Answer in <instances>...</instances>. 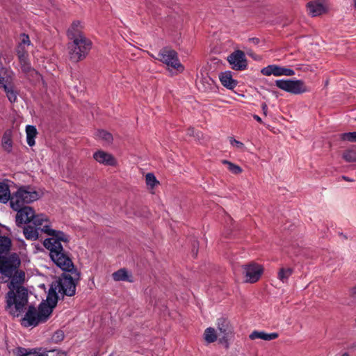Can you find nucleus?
<instances>
[{
	"instance_id": "nucleus-1",
	"label": "nucleus",
	"mask_w": 356,
	"mask_h": 356,
	"mask_svg": "<svg viewBox=\"0 0 356 356\" xmlns=\"http://www.w3.org/2000/svg\"><path fill=\"white\" fill-rule=\"evenodd\" d=\"M39 231L50 236L44 239L43 245L49 251V256L56 266L64 268L72 266V259L60 243L62 241L68 242L69 236L63 232L52 229L49 221L42 225H26L23 233L26 239L35 241L39 237Z\"/></svg>"
},
{
	"instance_id": "nucleus-2",
	"label": "nucleus",
	"mask_w": 356,
	"mask_h": 356,
	"mask_svg": "<svg viewBox=\"0 0 356 356\" xmlns=\"http://www.w3.org/2000/svg\"><path fill=\"white\" fill-rule=\"evenodd\" d=\"M39 197L38 192L30 190L29 188L22 187L13 194L10 201V207L16 211V224L21 226L31 222L35 226L42 225L47 222L49 218L44 214H35L34 209L26 204H29Z\"/></svg>"
},
{
	"instance_id": "nucleus-3",
	"label": "nucleus",
	"mask_w": 356,
	"mask_h": 356,
	"mask_svg": "<svg viewBox=\"0 0 356 356\" xmlns=\"http://www.w3.org/2000/svg\"><path fill=\"white\" fill-rule=\"evenodd\" d=\"M6 312L13 317H18L28 304V291L24 287L10 289L6 296Z\"/></svg>"
},
{
	"instance_id": "nucleus-4",
	"label": "nucleus",
	"mask_w": 356,
	"mask_h": 356,
	"mask_svg": "<svg viewBox=\"0 0 356 356\" xmlns=\"http://www.w3.org/2000/svg\"><path fill=\"white\" fill-rule=\"evenodd\" d=\"M51 314V307L47 305L46 302H41L38 308L30 305L21 320V324L26 327H36L39 324L45 323Z\"/></svg>"
},
{
	"instance_id": "nucleus-5",
	"label": "nucleus",
	"mask_w": 356,
	"mask_h": 356,
	"mask_svg": "<svg viewBox=\"0 0 356 356\" xmlns=\"http://www.w3.org/2000/svg\"><path fill=\"white\" fill-rule=\"evenodd\" d=\"M63 270L71 274L63 273L58 280L54 282L61 295L73 296L76 293V286L80 279V273L74 268L73 262L67 268L60 267Z\"/></svg>"
},
{
	"instance_id": "nucleus-6",
	"label": "nucleus",
	"mask_w": 356,
	"mask_h": 356,
	"mask_svg": "<svg viewBox=\"0 0 356 356\" xmlns=\"http://www.w3.org/2000/svg\"><path fill=\"white\" fill-rule=\"evenodd\" d=\"M91 48L92 42L86 36L76 39L67 44L70 58L74 62H79L84 59Z\"/></svg>"
},
{
	"instance_id": "nucleus-7",
	"label": "nucleus",
	"mask_w": 356,
	"mask_h": 356,
	"mask_svg": "<svg viewBox=\"0 0 356 356\" xmlns=\"http://www.w3.org/2000/svg\"><path fill=\"white\" fill-rule=\"evenodd\" d=\"M275 86L280 89L293 95L302 94L309 91L307 86L302 80H277Z\"/></svg>"
},
{
	"instance_id": "nucleus-8",
	"label": "nucleus",
	"mask_w": 356,
	"mask_h": 356,
	"mask_svg": "<svg viewBox=\"0 0 356 356\" xmlns=\"http://www.w3.org/2000/svg\"><path fill=\"white\" fill-rule=\"evenodd\" d=\"M157 59L178 72L184 70V66L178 59L177 53L170 47L161 49L158 54Z\"/></svg>"
},
{
	"instance_id": "nucleus-9",
	"label": "nucleus",
	"mask_w": 356,
	"mask_h": 356,
	"mask_svg": "<svg viewBox=\"0 0 356 356\" xmlns=\"http://www.w3.org/2000/svg\"><path fill=\"white\" fill-rule=\"evenodd\" d=\"M21 261L15 253L8 257H0V273L7 277H11L20 266Z\"/></svg>"
},
{
	"instance_id": "nucleus-10",
	"label": "nucleus",
	"mask_w": 356,
	"mask_h": 356,
	"mask_svg": "<svg viewBox=\"0 0 356 356\" xmlns=\"http://www.w3.org/2000/svg\"><path fill=\"white\" fill-rule=\"evenodd\" d=\"M243 269L245 282L249 283L257 282L264 272L263 267L254 262L243 266Z\"/></svg>"
},
{
	"instance_id": "nucleus-11",
	"label": "nucleus",
	"mask_w": 356,
	"mask_h": 356,
	"mask_svg": "<svg viewBox=\"0 0 356 356\" xmlns=\"http://www.w3.org/2000/svg\"><path fill=\"white\" fill-rule=\"evenodd\" d=\"M227 60L234 70H244L248 65L245 55L241 50L234 51L227 57Z\"/></svg>"
},
{
	"instance_id": "nucleus-12",
	"label": "nucleus",
	"mask_w": 356,
	"mask_h": 356,
	"mask_svg": "<svg viewBox=\"0 0 356 356\" xmlns=\"http://www.w3.org/2000/svg\"><path fill=\"white\" fill-rule=\"evenodd\" d=\"M261 72L265 76H270L273 74L277 76L283 75L291 76L295 74L294 70L276 65H270L264 67Z\"/></svg>"
},
{
	"instance_id": "nucleus-13",
	"label": "nucleus",
	"mask_w": 356,
	"mask_h": 356,
	"mask_svg": "<svg viewBox=\"0 0 356 356\" xmlns=\"http://www.w3.org/2000/svg\"><path fill=\"white\" fill-rule=\"evenodd\" d=\"M93 158L97 162L104 165L115 166L117 164L116 159L112 154L102 150L95 152Z\"/></svg>"
},
{
	"instance_id": "nucleus-14",
	"label": "nucleus",
	"mask_w": 356,
	"mask_h": 356,
	"mask_svg": "<svg viewBox=\"0 0 356 356\" xmlns=\"http://www.w3.org/2000/svg\"><path fill=\"white\" fill-rule=\"evenodd\" d=\"M217 325L219 332L218 336L222 335V337L220 338V342H222V341L227 342L228 335L231 332L229 322L225 318H220L218 319Z\"/></svg>"
},
{
	"instance_id": "nucleus-15",
	"label": "nucleus",
	"mask_w": 356,
	"mask_h": 356,
	"mask_svg": "<svg viewBox=\"0 0 356 356\" xmlns=\"http://www.w3.org/2000/svg\"><path fill=\"white\" fill-rule=\"evenodd\" d=\"M82 30L83 26H81V22L79 21L74 22L67 30L68 38L73 41L76 39L85 37Z\"/></svg>"
},
{
	"instance_id": "nucleus-16",
	"label": "nucleus",
	"mask_w": 356,
	"mask_h": 356,
	"mask_svg": "<svg viewBox=\"0 0 356 356\" xmlns=\"http://www.w3.org/2000/svg\"><path fill=\"white\" fill-rule=\"evenodd\" d=\"M309 14L312 17H316L325 13L324 5L319 1H311L307 3Z\"/></svg>"
},
{
	"instance_id": "nucleus-17",
	"label": "nucleus",
	"mask_w": 356,
	"mask_h": 356,
	"mask_svg": "<svg viewBox=\"0 0 356 356\" xmlns=\"http://www.w3.org/2000/svg\"><path fill=\"white\" fill-rule=\"evenodd\" d=\"M10 278L11 281L8 284L9 289H16L17 287H22L21 284L24 281L25 273L24 271L17 269Z\"/></svg>"
},
{
	"instance_id": "nucleus-18",
	"label": "nucleus",
	"mask_w": 356,
	"mask_h": 356,
	"mask_svg": "<svg viewBox=\"0 0 356 356\" xmlns=\"http://www.w3.org/2000/svg\"><path fill=\"white\" fill-rule=\"evenodd\" d=\"M219 78L222 85L228 89H233L237 85V81L233 79L232 72L230 71L221 72L219 75Z\"/></svg>"
},
{
	"instance_id": "nucleus-19",
	"label": "nucleus",
	"mask_w": 356,
	"mask_h": 356,
	"mask_svg": "<svg viewBox=\"0 0 356 356\" xmlns=\"http://www.w3.org/2000/svg\"><path fill=\"white\" fill-rule=\"evenodd\" d=\"M57 291H58V289L56 286L55 283L53 282L49 289L46 300L47 305L51 307V312H53V308L56 307L58 302Z\"/></svg>"
},
{
	"instance_id": "nucleus-20",
	"label": "nucleus",
	"mask_w": 356,
	"mask_h": 356,
	"mask_svg": "<svg viewBox=\"0 0 356 356\" xmlns=\"http://www.w3.org/2000/svg\"><path fill=\"white\" fill-rule=\"evenodd\" d=\"M277 332L273 333H266L264 332L253 331L249 336L250 339L254 340L257 339H261L265 341H271L278 337Z\"/></svg>"
},
{
	"instance_id": "nucleus-21",
	"label": "nucleus",
	"mask_w": 356,
	"mask_h": 356,
	"mask_svg": "<svg viewBox=\"0 0 356 356\" xmlns=\"http://www.w3.org/2000/svg\"><path fill=\"white\" fill-rule=\"evenodd\" d=\"M1 144L3 149L10 153L12 151L13 141H12V131L7 130L5 131L2 136Z\"/></svg>"
},
{
	"instance_id": "nucleus-22",
	"label": "nucleus",
	"mask_w": 356,
	"mask_h": 356,
	"mask_svg": "<svg viewBox=\"0 0 356 356\" xmlns=\"http://www.w3.org/2000/svg\"><path fill=\"white\" fill-rule=\"evenodd\" d=\"M112 276L115 281H127L129 282H133L131 275L129 274L125 268H121L114 272Z\"/></svg>"
},
{
	"instance_id": "nucleus-23",
	"label": "nucleus",
	"mask_w": 356,
	"mask_h": 356,
	"mask_svg": "<svg viewBox=\"0 0 356 356\" xmlns=\"http://www.w3.org/2000/svg\"><path fill=\"white\" fill-rule=\"evenodd\" d=\"M13 195H10L9 187L7 184L0 182V202L6 203L11 201Z\"/></svg>"
},
{
	"instance_id": "nucleus-24",
	"label": "nucleus",
	"mask_w": 356,
	"mask_h": 356,
	"mask_svg": "<svg viewBox=\"0 0 356 356\" xmlns=\"http://www.w3.org/2000/svg\"><path fill=\"white\" fill-rule=\"evenodd\" d=\"M13 353L16 356H28L33 355L37 356L38 348H25L23 347H17L13 350Z\"/></svg>"
},
{
	"instance_id": "nucleus-25",
	"label": "nucleus",
	"mask_w": 356,
	"mask_h": 356,
	"mask_svg": "<svg viewBox=\"0 0 356 356\" xmlns=\"http://www.w3.org/2000/svg\"><path fill=\"white\" fill-rule=\"evenodd\" d=\"M26 141L28 145L30 147H32L35 145V138L38 134L37 129L35 126L33 125H27L26 127Z\"/></svg>"
},
{
	"instance_id": "nucleus-26",
	"label": "nucleus",
	"mask_w": 356,
	"mask_h": 356,
	"mask_svg": "<svg viewBox=\"0 0 356 356\" xmlns=\"http://www.w3.org/2000/svg\"><path fill=\"white\" fill-rule=\"evenodd\" d=\"M293 273V269L292 268H280L277 273V278L282 283H287Z\"/></svg>"
},
{
	"instance_id": "nucleus-27",
	"label": "nucleus",
	"mask_w": 356,
	"mask_h": 356,
	"mask_svg": "<svg viewBox=\"0 0 356 356\" xmlns=\"http://www.w3.org/2000/svg\"><path fill=\"white\" fill-rule=\"evenodd\" d=\"M37 356H65L64 352H61L58 349L47 350L44 348H38Z\"/></svg>"
},
{
	"instance_id": "nucleus-28",
	"label": "nucleus",
	"mask_w": 356,
	"mask_h": 356,
	"mask_svg": "<svg viewBox=\"0 0 356 356\" xmlns=\"http://www.w3.org/2000/svg\"><path fill=\"white\" fill-rule=\"evenodd\" d=\"M11 244V240L8 237L0 235V254L8 252Z\"/></svg>"
},
{
	"instance_id": "nucleus-29",
	"label": "nucleus",
	"mask_w": 356,
	"mask_h": 356,
	"mask_svg": "<svg viewBox=\"0 0 356 356\" xmlns=\"http://www.w3.org/2000/svg\"><path fill=\"white\" fill-rule=\"evenodd\" d=\"M22 71L26 74L35 73V70L31 67L29 58L19 59Z\"/></svg>"
},
{
	"instance_id": "nucleus-30",
	"label": "nucleus",
	"mask_w": 356,
	"mask_h": 356,
	"mask_svg": "<svg viewBox=\"0 0 356 356\" xmlns=\"http://www.w3.org/2000/svg\"><path fill=\"white\" fill-rule=\"evenodd\" d=\"M3 90L6 94L8 100L14 103L17 99V92L14 90L12 86H3Z\"/></svg>"
},
{
	"instance_id": "nucleus-31",
	"label": "nucleus",
	"mask_w": 356,
	"mask_h": 356,
	"mask_svg": "<svg viewBox=\"0 0 356 356\" xmlns=\"http://www.w3.org/2000/svg\"><path fill=\"white\" fill-rule=\"evenodd\" d=\"M204 339L208 343L214 342L217 339V334L212 327L207 328L204 331Z\"/></svg>"
},
{
	"instance_id": "nucleus-32",
	"label": "nucleus",
	"mask_w": 356,
	"mask_h": 356,
	"mask_svg": "<svg viewBox=\"0 0 356 356\" xmlns=\"http://www.w3.org/2000/svg\"><path fill=\"white\" fill-rule=\"evenodd\" d=\"M97 138L105 141L107 143H111L113 141V136L111 133L104 130H98L96 134Z\"/></svg>"
},
{
	"instance_id": "nucleus-33",
	"label": "nucleus",
	"mask_w": 356,
	"mask_h": 356,
	"mask_svg": "<svg viewBox=\"0 0 356 356\" xmlns=\"http://www.w3.org/2000/svg\"><path fill=\"white\" fill-rule=\"evenodd\" d=\"M342 157L346 162H356V151L354 149L345 150Z\"/></svg>"
},
{
	"instance_id": "nucleus-34",
	"label": "nucleus",
	"mask_w": 356,
	"mask_h": 356,
	"mask_svg": "<svg viewBox=\"0 0 356 356\" xmlns=\"http://www.w3.org/2000/svg\"><path fill=\"white\" fill-rule=\"evenodd\" d=\"M222 162L223 164L227 165L228 170L234 175L240 174L242 172V169L239 165L227 160H223Z\"/></svg>"
},
{
	"instance_id": "nucleus-35",
	"label": "nucleus",
	"mask_w": 356,
	"mask_h": 356,
	"mask_svg": "<svg viewBox=\"0 0 356 356\" xmlns=\"http://www.w3.org/2000/svg\"><path fill=\"white\" fill-rule=\"evenodd\" d=\"M10 72L7 70H0V86L3 88V86H8L7 83L10 78Z\"/></svg>"
},
{
	"instance_id": "nucleus-36",
	"label": "nucleus",
	"mask_w": 356,
	"mask_h": 356,
	"mask_svg": "<svg viewBox=\"0 0 356 356\" xmlns=\"http://www.w3.org/2000/svg\"><path fill=\"white\" fill-rule=\"evenodd\" d=\"M145 181L147 185L150 186L152 188L159 184V181L156 180V177L153 173H147L146 175Z\"/></svg>"
},
{
	"instance_id": "nucleus-37",
	"label": "nucleus",
	"mask_w": 356,
	"mask_h": 356,
	"mask_svg": "<svg viewBox=\"0 0 356 356\" xmlns=\"http://www.w3.org/2000/svg\"><path fill=\"white\" fill-rule=\"evenodd\" d=\"M16 52L18 59L29 58L27 49L24 46L18 45L16 49Z\"/></svg>"
},
{
	"instance_id": "nucleus-38",
	"label": "nucleus",
	"mask_w": 356,
	"mask_h": 356,
	"mask_svg": "<svg viewBox=\"0 0 356 356\" xmlns=\"http://www.w3.org/2000/svg\"><path fill=\"white\" fill-rule=\"evenodd\" d=\"M65 334L62 330H56L51 337V341L54 343H58L64 339Z\"/></svg>"
},
{
	"instance_id": "nucleus-39",
	"label": "nucleus",
	"mask_w": 356,
	"mask_h": 356,
	"mask_svg": "<svg viewBox=\"0 0 356 356\" xmlns=\"http://www.w3.org/2000/svg\"><path fill=\"white\" fill-rule=\"evenodd\" d=\"M340 137L343 140L356 142V131L342 134Z\"/></svg>"
},
{
	"instance_id": "nucleus-40",
	"label": "nucleus",
	"mask_w": 356,
	"mask_h": 356,
	"mask_svg": "<svg viewBox=\"0 0 356 356\" xmlns=\"http://www.w3.org/2000/svg\"><path fill=\"white\" fill-rule=\"evenodd\" d=\"M21 41L18 45H22L25 47L29 46L31 44V40L29 39V36L25 33H22L20 35Z\"/></svg>"
},
{
	"instance_id": "nucleus-41",
	"label": "nucleus",
	"mask_w": 356,
	"mask_h": 356,
	"mask_svg": "<svg viewBox=\"0 0 356 356\" xmlns=\"http://www.w3.org/2000/svg\"><path fill=\"white\" fill-rule=\"evenodd\" d=\"M229 141L232 145L235 146L238 149H243L244 147V144L243 143L236 140L233 138H231Z\"/></svg>"
},
{
	"instance_id": "nucleus-42",
	"label": "nucleus",
	"mask_w": 356,
	"mask_h": 356,
	"mask_svg": "<svg viewBox=\"0 0 356 356\" xmlns=\"http://www.w3.org/2000/svg\"><path fill=\"white\" fill-rule=\"evenodd\" d=\"M197 245L198 243L197 241H194L193 243V257H196L197 254Z\"/></svg>"
},
{
	"instance_id": "nucleus-43",
	"label": "nucleus",
	"mask_w": 356,
	"mask_h": 356,
	"mask_svg": "<svg viewBox=\"0 0 356 356\" xmlns=\"http://www.w3.org/2000/svg\"><path fill=\"white\" fill-rule=\"evenodd\" d=\"M261 109H262L263 113L265 115H267V111H268V106H267V104L266 103H263L261 104Z\"/></svg>"
},
{
	"instance_id": "nucleus-44",
	"label": "nucleus",
	"mask_w": 356,
	"mask_h": 356,
	"mask_svg": "<svg viewBox=\"0 0 356 356\" xmlns=\"http://www.w3.org/2000/svg\"><path fill=\"white\" fill-rule=\"evenodd\" d=\"M351 296L356 299V285L351 289Z\"/></svg>"
},
{
	"instance_id": "nucleus-45",
	"label": "nucleus",
	"mask_w": 356,
	"mask_h": 356,
	"mask_svg": "<svg viewBox=\"0 0 356 356\" xmlns=\"http://www.w3.org/2000/svg\"><path fill=\"white\" fill-rule=\"evenodd\" d=\"M188 134L189 136H195V131H194V129L193 128H189L188 129Z\"/></svg>"
},
{
	"instance_id": "nucleus-46",
	"label": "nucleus",
	"mask_w": 356,
	"mask_h": 356,
	"mask_svg": "<svg viewBox=\"0 0 356 356\" xmlns=\"http://www.w3.org/2000/svg\"><path fill=\"white\" fill-rule=\"evenodd\" d=\"M253 118H254V120H256L258 122H259V123H262V120H261V118L259 116H258L257 115H253Z\"/></svg>"
},
{
	"instance_id": "nucleus-47",
	"label": "nucleus",
	"mask_w": 356,
	"mask_h": 356,
	"mask_svg": "<svg viewBox=\"0 0 356 356\" xmlns=\"http://www.w3.org/2000/svg\"><path fill=\"white\" fill-rule=\"evenodd\" d=\"M342 178H343V179H344V180H346V181H350V179L348 177H346V176H343V177H342Z\"/></svg>"
},
{
	"instance_id": "nucleus-48",
	"label": "nucleus",
	"mask_w": 356,
	"mask_h": 356,
	"mask_svg": "<svg viewBox=\"0 0 356 356\" xmlns=\"http://www.w3.org/2000/svg\"><path fill=\"white\" fill-rule=\"evenodd\" d=\"M354 7L356 9V0H353Z\"/></svg>"
},
{
	"instance_id": "nucleus-49",
	"label": "nucleus",
	"mask_w": 356,
	"mask_h": 356,
	"mask_svg": "<svg viewBox=\"0 0 356 356\" xmlns=\"http://www.w3.org/2000/svg\"><path fill=\"white\" fill-rule=\"evenodd\" d=\"M341 356H349V355L348 353H345Z\"/></svg>"
},
{
	"instance_id": "nucleus-50",
	"label": "nucleus",
	"mask_w": 356,
	"mask_h": 356,
	"mask_svg": "<svg viewBox=\"0 0 356 356\" xmlns=\"http://www.w3.org/2000/svg\"><path fill=\"white\" fill-rule=\"evenodd\" d=\"M355 120H356V118H355Z\"/></svg>"
}]
</instances>
